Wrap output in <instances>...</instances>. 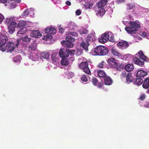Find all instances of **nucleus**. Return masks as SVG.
Here are the masks:
<instances>
[{
  "mask_svg": "<svg viewBox=\"0 0 149 149\" xmlns=\"http://www.w3.org/2000/svg\"><path fill=\"white\" fill-rule=\"evenodd\" d=\"M77 35L75 32H71L68 34L66 37V40L63 41L61 43L63 46L67 48H71L73 47L74 44L73 42L75 41V38L73 37V36Z\"/></svg>",
  "mask_w": 149,
  "mask_h": 149,
  "instance_id": "1",
  "label": "nucleus"
},
{
  "mask_svg": "<svg viewBox=\"0 0 149 149\" xmlns=\"http://www.w3.org/2000/svg\"><path fill=\"white\" fill-rule=\"evenodd\" d=\"M130 26L125 28V31L130 34L136 33L140 27V25L135 21L130 22Z\"/></svg>",
  "mask_w": 149,
  "mask_h": 149,
  "instance_id": "2",
  "label": "nucleus"
},
{
  "mask_svg": "<svg viewBox=\"0 0 149 149\" xmlns=\"http://www.w3.org/2000/svg\"><path fill=\"white\" fill-rule=\"evenodd\" d=\"M75 50H70L68 49H66L65 52V49H61L59 50V54L61 58H67L69 56V54H73Z\"/></svg>",
  "mask_w": 149,
  "mask_h": 149,
  "instance_id": "3",
  "label": "nucleus"
},
{
  "mask_svg": "<svg viewBox=\"0 0 149 149\" xmlns=\"http://www.w3.org/2000/svg\"><path fill=\"white\" fill-rule=\"evenodd\" d=\"M107 2V0H100L97 3V6L99 8H101L98 12V13L100 15H103L105 14V10L102 7L106 5Z\"/></svg>",
  "mask_w": 149,
  "mask_h": 149,
  "instance_id": "4",
  "label": "nucleus"
},
{
  "mask_svg": "<svg viewBox=\"0 0 149 149\" xmlns=\"http://www.w3.org/2000/svg\"><path fill=\"white\" fill-rule=\"evenodd\" d=\"M15 48V44L14 42H9L7 44L6 46H4L0 50L3 52L6 50H7V52H11L13 51Z\"/></svg>",
  "mask_w": 149,
  "mask_h": 149,
  "instance_id": "5",
  "label": "nucleus"
},
{
  "mask_svg": "<svg viewBox=\"0 0 149 149\" xmlns=\"http://www.w3.org/2000/svg\"><path fill=\"white\" fill-rule=\"evenodd\" d=\"M80 68L88 74H90L91 72L88 67V63L87 61L81 63L79 65Z\"/></svg>",
  "mask_w": 149,
  "mask_h": 149,
  "instance_id": "6",
  "label": "nucleus"
},
{
  "mask_svg": "<svg viewBox=\"0 0 149 149\" xmlns=\"http://www.w3.org/2000/svg\"><path fill=\"white\" fill-rule=\"evenodd\" d=\"M8 40V38L6 35L0 33V50L5 45Z\"/></svg>",
  "mask_w": 149,
  "mask_h": 149,
  "instance_id": "7",
  "label": "nucleus"
},
{
  "mask_svg": "<svg viewBox=\"0 0 149 149\" xmlns=\"http://www.w3.org/2000/svg\"><path fill=\"white\" fill-rule=\"evenodd\" d=\"M107 63L111 68H115L117 66L116 60L113 58H110L107 60Z\"/></svg>",
  "mask_w": 149,
  "mask_h": 149,
  "instance_id": "8",
  "label": "nucleus"
},
{
  "mask_svg": "<svg viewBox=\"0 0 149 149\" xmlns=\"http://www.w3.org/2000/svg\"><path fill=\"white\" fill-rule=\"evenodd\" d=\"M109 38V35L107 33L102 34L99 38V41L102 43H104L107 42Z\"/></svg>",
  "mask_w": 149,
  "mask_h": 149,
  "instance_id": "9",
  "label": "nucleus"
},
{
  "mask_svg": "<svg viewBox=\"0 0 149 149\" xmlns=\"http://www.w3.org/2000/svg\"><path fill=\"white\" fill-rule=\"evenodd\" d=\"M117 45L118 47H119V48L122 47L123 49H126L129 46V44L125 41L119 42Z\"/></svg>",
  "mask_w": 149,
  "mask_h": 149,
  "instance_id": "10",
  "label": "nucleus"
},
{
  "mask_svg": "<svg viewBox=\"0 0 149 149\" xmlns=\"http://www.w3.org/2000/svg\"><path fill=\"white\" fill-rule=\"evenodd\" d=\"M133 60V62L134 64L141 67H143L144 65V62L140 60L137 57H134Z\"/></svg>",
  "mask_w": 149,
  "mask_h": 149,
  "instance_id": "11",
  "label": "nucleus"
},
{
  "mask_svg": "<svg viewBox=\"0 0 149 149\" xmlns=\"http://www.w3.org/2000/svg\"><path fill=\"white\" fill-rule=\"evenodd\" d=\"M31 36L35 38H40L42 36L41 34L39 31L37 30H33L30 34Z\"/></svg>",
  "mask_w": 149,
  "mask_h": 149,
  "instance_id": "12",
  "label": "nucleus"
},
{
  "mask_svg": "<svg viewBox=\"0 0 149 149\" xmlns=\"http://www.w3.org/2000/svg\"><path fill=\"white\" fill-rule=\"evenodd\" d=\"M97 72V73L100 78H104L107 75L106 73L104 71L102 70H97L95 71V73Z\"/></svg>",
  "mask_w": 149,
  "mask_h": 149,
  "instance_id": "13",
  "label": "nucleus"
},
{
  "mask_svg": "<svg viewBox=\"0 0 149 149\" xmlns=\"http://www.w3.org/2000/svg\"><path fill=\"white\" fill-rule=\"evenodd\" d=\"M45 31L46 33H49L54 34L56 33V29L55 28L52 27H48L46 28Z\"/></svg>",
  "mask_w": 149,
  "mask_h": 149,
  "instance_id": "14",
  "label": "nucleus"
},
{
  "mask_svg": "<svg viewBox=\"0 0 149 149\" xmlns=\"http://www.w3.org/2000/svg\"><path fill=\"white\" fill-rule=\"evenodd\" d=\"M147 72L142 70H138L136 74V76L137 77H143L147 74Z\"/></svg>",
  "mask_w": 149,
  "mask_h": 149,
  "instance_id": "15",
  "label": "nucleus"
},
{
  "mask_svg": "<svg viewBox=\"0 0 149 149\" xmlns=\"http://www.w3.org/2000/svg\"><path fill=\"white\" fill-rule=\"evenodd\" d=\"M90 43L87 42L86 40L85 41H83L81 42L80 46L86 51H87L88 50V47Z\"/></svg>",
  "mask_w": 149,
  "mask_h": 149,
  "instance_id": "16",
  "label": "nucleus"
},
{
  "mask_svg": "<svg viewBox=\"0 0 149 149\" xmlns=\"http://www.w3.org/2000/svg\"><path fill=\"white\" fill-rule=\"evenodd\" d=\"M96 38L95 36L92 34H89L87 36L86 41L88 42H91L95 41L96 40Z\"/></svg>",
  "mask_w": 149,
  "mask_h": 149,
  "instance_id": "17",
  "label": "nucleus"
},
{
  "mask_svg": "<svg viewBox=\"0 0 149 149\" xmlns=\"http://www.w3.org/2000/svg\"><path fill=\"white\" fill-rule=\"evenodd\" d=\"M136 55L144 61H147V57L144 54L141 50Z\"/></svg>",
  "mask_w": 149,
  "mask_h": 149,
  "instance_id": "18",
  "label": "nucleus"
},
{
  "mask_svg": "<svg viewBox=\"0 0 149 149\" xmlns=\"http://www.w3.org/2000/svg\"><path fill=\"white\" fill-rule=\"evenodd\" d=\"M109 50L107 48L104 46H102L101 47V52L100 56H104L107 55L108 53Z\"/></svg>",
  "mask_w": 149,
  "mask_h": 149,
  "instance_id": "19",
  "label": "nucleus"
},
{
  "mask_svg": "<svg viewBox=\"0 0 149 149\" xmlns=\"http://www.w3.org/2000/svg\"><path fill=\"white\" fill-rule=\"evenodd\" d=\"M104 82L105 85H109L112 83V80L111 78L107 75L104 78Z\"/></svg>",
  "mask_w": 149,
  "mask_h": 149,
  "instance_id": "20",
  "label": "nucleus"
},
{
  "mask_svg": "<svg viewBox=\"0 0 149 149\" xmlns=\"http://www.w3.org/2000/svg\"><path fill=\"white\" fill-rule=\"evenodd\" d=\"M134 69V65L132 63H130L125 65V70L127 72H129L132 71Z\"/></svg>",
  "mask_w": 149,
  "mask_h": 149,
  "instance_id": "21",
  "label": "nucleus"
},
{
  "mask_svg": "<svg viewBox=\"0 0 149 149\" xmlns=\"http://www.w3.org/2000/svg\"><path fill=\"white\" fill-rule=\"evenodd\" d=\"M101 47H102V46H98L95 47L93 51V52L94 53L95 55L100 56V54L101 52Z\"/></svg>",
  "mask_w": 149,
  "mask_h": 149,
  "instance_id": "22",
  "label": "nucleus"
},
{
  "mask_svg": "<svg viewBox=\"0 0 149 149\" xmlns=\"http://www.w3.org/2000/svg\"><path fill=\"white\" fill-rule=\"evenodd\" d=\"M126 81L128 83H130L132 82L133 77L131 73L129 72L127 76Z\"/></svg>",
  "mask_w": 149,
  "mask_h": 149,
  "instance_id": "23",
  "label": "nucleus"
},
{
  "mask_svg": "<svg viewBox=\"0 0 149 149\" xmlns=\"http://www.w3.org/2000/svg\"><path fill=\"white\" fill-rule=\"evenodd\" d=\"M142 86L144 88L146 89L148 88L149 87V78H148L145 79Z\"/></svg>",
  "mask_w": 149,
  "mask_h": 149,
  "instance_id": "24",
  "label": "nucleus"
},
{
  "mask_svg": "<svg viewBox=\"0 0 149 149\" xmlns=\"http://www.w3.org/2000/svg\"><path fill=\"white\" fill-rule=\"evenodd\" d=\"M143 80L140 77L139 78L136 79L134 82V84L137 86L141 85L143 82Z\"/></svg>",
  "mask_w": 149,
  "mask_h": 149,
  "instance_id": "25",
  "label": "nucleus"
},
{
  "mask_svg": "<svg viewBox=\"0 0 149 149\" xmlns=\"http://www.w3.org/2000/svg\"><path fill=\"white\" fill-rule=\"evenodd\" d=\"M111 52L112 54L115 56L118 57H120L121 56V54L119 53L117 50L113 49H111Z\"/></svg>",
  "mask_w": 149,
  "mask_h": 149,
  "instance_id": "26",
  "label": "nucleus"
},
{
  "mask_svg": "<svg viewBox=\"0 0 149 149\" xmlns=\"http://www.w3.org/2000/svg\"><path fill=\"white\" fill-rule=\"evenodd\" d=\"M26 23L24 21H21L19 22L17 24V28H22L24 27L26 25Z\"/></svg>",
  "mask_w": 149,
  "mask_h": 149,
  "instance_id": "27",
  "label": "nucleus"
},
{
  "mask_svg": "<svg viewBox=\"0 0 149 149\" xmlns=\"http://www.w3.org/2000/svg\"><path fill=\"white\" fill-rule=\"evenodd\" d=\"M26 31L27 30L25 28L22 29L18 32L17 35L18 36H20V35L26 33Z\"/></svg>",
  "mask_w": 149,
  "mask_h": 149,
  "instance_id": "28",
  "label": "nucleus"
},
{
  "mask_svg": "<svg viewBox=\"0 0 149 149\" xmlns=\"http://www.w3.org/2000/svg\"><path fill=\"white\" fill-rule=\"evenodd\" d=\"M125 65L123 63H121L120 64H119L118 65H117V66L116 67L117 69L119 71H121L123 70V69L125 68Z\"/></svg>",
  "mask_w": 149,
  "mask_h": 149,
  "instance_id": "29",
  "label": "nucleus"
},
{
  "mask_svg": "<svg viewBox=\"0 0 149 149\" xmlns=\"http://www.w3.org/2000/svg\"><path fill=\"white\" fill-rule=\"evenodd\" d=\"M127 6V9L128 10L132 9L133 8L135 7V4L134 3H130L126 4Z\"/></svg>",
  "mask_w": 149,
  "mask_h": 149,
  "instance_id": "30",
  "label": "nucleus"
},
{
  "mask_svg": "<svg viewBox=\"0 0 149 149\" xmlns=\"http://www.w3.org/2000/svg\"><path fill=\"white\" fill-rule=\"evenodd\" d=\"M42 57L45 59H48L50 54L49 52H45L42 53Z\"/></svg>",
  "mask_w": 149,
  "mask_h": 149,
  "instance_id": "31",
  "label": "nucleus"
},
{
  "mask_svg": "<svg viewBox=\"0 0 149 149\" xmlns=\"http://www.w3.org/2000/svg\"><path fill=\"white\" fill-rule=\"evenodd\" d=\"M30 50H35L36 48V44L35 42L30 45L29 47Z\"/></svg>",
  "mask_w": 149,
  "mask_h": 149,
  "instance_id": "32",
  "label": "nucleus"
},
{
  "mask_svg": "<svg viewBox=\"0 0 149 149\" xmlns=\"http://www.w3.org/2000/svg\"><path fill=\"white\" fill-rule=\"evenodd\" d=\"M21 58L20 56H18L13 57V61L15 62H19Z\"/></svg>",
  "mask_w": 149,
  "mask_h": 149,
  "instance_id": "33",
  "label": "nucleus"
},
{
  "mask_svg": "<svg viewBox=\"0 0 149 149\" xmlns=\"http://www.w3.org/2000/svg\"><path fill=\"white\" fill-rule=\"evenodd\" d=\"M61 63L62 65L67 66L69 64V62L67 60L63 58L61 60Z\"/></svg>",
  "mask_w": 149,
  "mask_h": 149,
  "instance_id": "34",
  "label": "nucleus"
},
{
  "mask_svg": "<svg viewBox=\"0 0 149 149\" xmlns=\"http://www.w3.org/2000/svg\"><path fill=\"white\" fill-rule=\"evenodd\" d=\"M21 39L23 41L26 42H29L31 41V39L30 38H29L28 36H25L24 37L22 38Z\"/></svg>",
  "mask_w": 149,
  "mask_h": 149,
  "instance_id": "35",
  "label": "nucleus"
},
{
  "mask_svg": "<svg viewBox=\"0 0 149 149\" xmlns=\"http://www.w3.org/2000/svg\"><path fill=\"white\" fill-rule=\"evenodd\" d=\"M56 54L53 53L52 54L51 58L52 60L55 63L56 62L58 61V59L56 57Z\"/></svg>",
  "mask_w": 149,
  "mask_h": 149,
  "instance_id": "36",
  "label": "nucleus"
},
{
  "mask_svg": "<svg viewBox=\"0 0 149 149\" xmlns=\"http://www.w3.org/2000/svg\"><path fill=\"white\" fill-rule=\"evenodd\" d=\"M93 6L92 3H87L85 5V7L86 8L91 9Z\"/></svg>",
  "mask_w": 149,
  "mask_h": 149,
  "instance_id": "37",
  "label": "nucleus"
},
{
  "mask_svg": "<svg viewBox=\"0 0 149 149\" xmlns=\"http://www.w3.org/2000/svg\"><path fill=\"white\" fill-rule=\"evenodd\" d=\"M17 23L15 21H13L10 23L9 27L15 28L16 26Z\"/></svg>",
  "mask_w": 149,
  "mask_h": 149,
  "instance_id": "38",
  "label": "nucleus"
},
{
  "mask_svg": "<svg viewBox=\"0 0 149 149\" xmlns=\"http://www.w3.org/2000/svg\"><path fill=\"white\" fill-rule=\"evenodd\" d=\"M8 29L9 33L10 34L13 33L15 30L14 28L9 26L8 27Z\"/></svg>",
  "mask_w": 149,
  "mask_h": 149,
  "instance_id": "39",
  "label": "nucleus"
},
{
  "mask_svg": "<svg viewBox=\"0 0 149 149\" xmlns=\"http://www.w3.org/2000/svg\"><path fill=\"white\" fill-rule=\"evenodd\" d=\"M92 82L94 85L96 86L98 80L96 78H93L92 79Z\"/></svg>",
  "mask_w": 149,
  "mask_h": 149,
  "instance_id": "40",
  "label": "nucleus"
},
{
  "mask_svg": "<svg viewBox=\"0 0 149 149\" xmlns=\"http://www.w3.org/2000/svg\"><path fill=\"white\" fill-rule=\"evenodd\" d=\"M140 34L143 38H145L148 36L147 34L145 31H143L141 32Z\"/></svg>",
  "mask_w": 149,
  "mask_h": 149,
  "instance_id": "41",
  "label": "nucleus"
},
{
  "mask_svg": "<svg viewBox=\"0 0 149 149\" xmlns=\"http://www.w3.org/2000/svg\"><path fill=\"white\" fill-rule=\"evenodd\" d=\"M81 80L84 81H86L88 80V78L86 77V76L85 75L82 76L81 78Z\"/></svg>",
  "mask_w": 149,
  "mask_h": 149,
  "instance_id": "42",
  "label": "nucleus"
},
{
  "mask_svg": "<svg viewBox=\"0 0 149 149\" xmlns=\"http://www.w3.org/2000/svg\"><path fill=\"white\" fill-rule=\"evenodd\" d=\"M48 34L46 36V39H51L53 37L51 35V33H48Z\"/></svg>",
  "mask_w": 149,
  "mask_h": 149,
  "instance_id": "43",
  "label": "nucleus"
},
{
  "mask_svg": "<svg viewBox=\"0 0 149 149\" xmlns=\"http://www.w3.org/2000/svg\"><path fill=\"white\" fill-rule=\"evenodd\" d=\"M12 19L11 18H7L6 19L5 23L8 24H9V23L11 21Z\"/></svg>",
  "mask_w": 149,
  "mask_h": 149,
  "instance_id": "44",
  "label": "nucleus"
},
{
  "mask_svg": "<svg viewBox=\"0 0 149 149\" xmlns=\"http://www.w3.org/2000/svg\"><path fill=\"white\" fill-rule=\"evenodd\" d=\"M146 98V96L144 94H141L139 98L140 100H143Z\"/></svg>",
  "mask_w": 149,
  "mask_h": 149,
  "instance_id": "45",
  "label": "nucleus"
},
{
  "mask_svg": "<svg viewBox=\"0 0 149 149\" xmlns=\"http://www.w3.org/2000/svg\"><path fill=\"white\" fill-rule=\"evenodd\" d=\"M4 19V17L3 15L1 14L0 13V24L3 21Z\"/></svg>",
  "mask_w": 149,
  "mask_h": 149,
  "instance_id": "46",
  "label": "nucleus"
},
{
  "mask_svg": "<svg viewBox=\"0 0 149 149\" xmlns=\"http://www.w3.org/2000/svg\"><path fill=\"white\" fill-rule=\"evenodd\" d=\"M104 63V61H102L99 63L98 65V67L100 68H103Z\"/></svg>",
  "mask_w": 149,
  "mask_h": 149,
  "instance_id": "47",
  "label": "nucleus"
},
{
  "mask_svg": "<svg viewBox=\"0 0 149 149\" xmlns=\"http://www.w3.org/2000/svg\"><path fill=\"white\" fill-rule=\"evenodd\" d=\"M76 14L77 15H80L81 13V11L80 10H77L75 12Z\"/></svg>",
  "mask_w": 149,
  "mask_h": 149,
  "instance_id": "48",
  "label": "nucleus"
},
{
  "mask_svg": "<svg viewBox=\"0 0 149 149\" xmlns=\"http://www.w3.org/2000/svg\"><path fill=\"white\" fill-rule=\"evenodd\" d=\"M114 38V37L113 36H111L109 39V41L112 42H115V40Z\"/></svg>",
  "mask_w": 149,
  "mask_h": 149,
  "instance_id": "49",
  "label": "nucleus"
},
{
  "mask_svg": "<svg viewBox=\"0 0 149 149\" xmlns=\"http://www.w3.org/2000/svg\"><path fill=\"white\" fill-rule=\"evenodd\" d=\"M21 41V40L19 39H17L16 41V43L15 44V46L17 47L18 45L20 42Z\"/></svg>",
  "mask_w": 149,
  "mask_h": 149,
  "instance_id": "50",
  "label": "nucleus"
},
{
  "mask_svg": "<svg viewBox=\"0 0 149 149\" xmlns=\"http://www.w3.org/2000/svg\"><path fill=\"white\" fill-rule=\"evenodd\" d=\"M59 30L60 32H61L62 33H63V32H63V31L64 30V29L61 26H60L59 27Z\"/></svg>",
  "mask_w": 149,
  "mask_h": 149,
  "instance_id": "51",
  "label": "nucleus"
},
{
  "mask_svg": "<svg viewBox=\"0 0 149 149\" xmlns=\"http://www.w3.org/2000/svg\"><path fill=\"white\" fill-rule=\"evenodd\" d=\"M144 106L145 107L149 108V102H146L145 104H144Z\"/></svg>",
  "mask_w": 149,
  "mask_h": 149,
  "instance_id": "52",
  "label": "nucleus"
},
{
  "mask_svg": "<svg viewBox=\"0 0 149 149\" xmlns=\"http://www.w3.org/2000/svg\"><path fill=\"white\" fill-rule=\"evenodd\" d=\"M82 54V52L80 50H78L76 53V54L78 56H80Z\"/></svg>",
  "mask_w": 149,
  "mask_h": 149,
  "instance_id": "53",
  "label": "nucleus"
},
{
  "mask_svg": "<svg viewBox=\"0 0 149 149\" xmlns=\"http://www.w3.org/2000/svg\"><path fill=\"white\" fill-rule=\"evenodd\" d=\"M23 13L24 16H27L29 14V11H24Z\"/></svg>",
  "mask_w": 149,
  "mask_h": 149,
  "instance_id": "54",
  "label": "nucleus"
},
{
  "mask_svg": "<svg viewBox=\"0 0 149 149\" xmlns=\"http://www.w3.org/2000/svg\"><path fill=\"white\" fill-rule=\"evenodd\" d=\"M7 0H0V3H5L7 2Z\"/></svg>",
  "mask_w": 149,
  "mask_h": 149,
  "instance_id": "55",
  "label": "nucleus"
},
{
  "mask_svg": "<svg viewBox=\"0 0 149 149\" xmlns=\"http://www.w3.org/2000/svg\"><path fill=\"white\" fill-rule=\"evenodd\" d=\"M65 4L68 6H70L71 5V2L69 1H67L65 2Z\"/></svg>",
  "mask_w": 149,
  "mask_h": 149,
  "instance_id": "56",
  "label": "nucleus"
},
{
  "mask_svg": "<svg viewBox=\"0 0 149 149\" xmlns=\"http://www.w3.org/2000/svg\"><path fill=\"white\" fill-rule=\"evenodd\" d=\"M103 86V84L102 83H99L98 84V87L99 88H101Z\"/></svg>",
  "mask_w": 149,
  "mask_h": 149,
  "instance_id": "57",
  "label": "nucleus"
},
{
  "mask_svg": "<svg viewBox=\"0 0 149 149\" xmlns=\"http://www.w3.org/2000/svg\"><path fill=\"white\" fill-rule=\"evenodd\" d=\"M125 0H117V3H119L122 2H124Z\"/></svg>",
  "mask_w": 149,
  "mask_h": 149,
  "instance_id": "58",
  "label": "nucleus"
},
{
  "mask_svg": "<svg viewBox=\"0 0 149 149\" xmlns=\"http://www.w3.org/2000/svg\"><path fill=\"white\" fill-rule=\"evenodd\" d=\"M131 55L130 54H126L124 55V56L125 57L128 58L129 57H130Z\"/></svg>",
  "mask_w": 149,
  "mask_h": 149,
  "instance_id": "59",
  "label": "nucleus"
},
{
  "mask_svg": "<svg viewBox=\"0 0 149 149\" xmlns=\"http://www.w3.org/2000/svg\"><path fill=\"white\" fill-rule=\"evenodd\" d=\"M13 0V1H14L15 2H17V3H19L21 1V0Z\"/></svg>",
  "mask_w": 149,
  "mask_h": 149,
  "instance_id": "60",
  "label": "nucleus"
},
{
  "mask_svg": "<svg viewBox=\"0 0 149 149\" xmlns=\"http://www.w3.org/2000/svg\"><path fill=\"white\" fill-rule=\"evenodd\" d=\"M87 32V31H86L85 32L84 31H82V34L83 33H86Z\"/></svg>",
  "mask_w": 149,
  "mask_h": 149,
  "instance_id": "61",
  "label": "nucleus"
},
{
  "mask_svg": "<svg viewBox=\"0 0 149 149\" xmlns=\"http://www.w3.org/2000/svg\"><path fill=\"white\" fill-rule=\"evenodd\" d=\"M147 93L149 94V89L148 90Z\"/></svg>",
  "mask_w": 149,
  "mask_h": 149,
  "instance_id": "62",
  "label": "nucleus"
}]
</instances>
